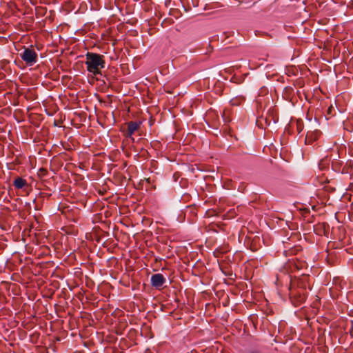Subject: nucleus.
<instances>
[{
	"label": "nucleus",
	"instance_id": "obj_4",
	"mask_svg": "<svg viewBox=\"0 0 353 353\" xmlns=\"http://www.w3.org/2000/svg\"><path fill=\"white\" fill-rule=\"evenodd\" d=\"M54 276L52 274L51 277L48 280V282L46 281V285H47L48 283H50L49 285L50 286V288L47 290H46V298L51 299L54 294L55 290H58L60 287L59 281L54 279Z\"/></svg>",
	"mask_w": 353,
	"mask_h": 353
},
{
	"label": "nucleus",
	"instance_id": "obj_18",
	"mask_svg": "<svg viewBox=\"0 0 353 353\" xmlns=\"http://www.w3.org/2000/svg\"><path fill=\"white\" fill-rule=\"evenodd\" d=\"M48 331V328H47V325L46 324V332H47Z\"/></svg>",
	"mask_w": 353,
	"mask_h": 353
},
{
	"label": "nucleus",
	"instance_id": "obj_20",
	"mask_svg": "<svg viewBox=\"0 0 353 353\" xmlns=\"http://www.w3.org/2000/svg\"><path fill=\"white\" fill-rule=\"evenodd\" d=\"M47 37H49V34H47V35L46 34V35H45V37H46V38Z\"/></svg>",
	"mask_w": 353,
	"mask_h": 353
},
{
	"label": "nucleus",
	"instance_id": "obj_6",
	"mask_svg": "<svg viewBox=\"0 0 353 353\" xmlns=\"http://www.w3.org/2000/svg\"><path fill=\"white\" fill-rule=\"evenodd\" d=\"M290 297L293 302V303L298 306L303 303L306 299V295L304 293H301L299 292H295L292 290L290 293Z\"/></svg>",
	"mask_w": 353,
	"mask_h": 353
},
{
	"label": "nucleus",
	"instance_id": "obj_21",
	"mask_svg": "<svg viewBox=\"0 0 353 353\" xmlns=\"http://www.w3.org/2000/svg\"><path fill=\"white\" fill-rule=\"evenodd\" d=\"M47 37H49V34H47V35L46 34V35H45V37H46V38Z\"/></svg>",
	"mask_w": 353,
	"mask_h": 353
},
{
	"label": "nucleus",
	"instance_id": "obj_3",
	"mask_svg": "<svg viewBox=\"0 0 353 353\" xmlns=\"http://www.w3.org/2000/svg\"><path fill=\"white\" fill-rule=\"evenodd\" d=\"M21 57L28 65H32L37 62V54L33 50L26 48L21 54Z\"/></svg>",
	"mask_w": 353,
	"mask_h": 353
},
{
	"label": "nucleus",
	"instance_id": "obj_2",
	"mask_svg": "<svg viewBox=\"0 0 353 353\" xmlns=\"http://www.w3.org/2000/svg\"><path fill=\"white\" fill-rule=\"evenodd\" d=\"M52 100V97H49L47 99H46V113L48 115V118L46 120V123L48 125V126H61L62 123V120L59 114L56 115V117L52 118V117L56 114L58 110V108L57 105H54L52 108L51 111H49L47 108L46 104H49Z\"/></svg>",
	"mask_w": 353,
	"mask_h": 353
},
{
	"label": "nucleus",
	"instance_id": "obj_11",
	"mask_svg": "<svg viewBox=\"0 0 353 353\" xmlns=\"http://www.w3.org/2000/svg\"><path fill=\"white\" fill-rule=\"evenodd\" d=\"M50 330H51V331H52V332L54 331V330H53V323H52V321H50Z\"/></svg>",
	"mask_w": 353,
	"mask_h": 353
},
{
	"label": "nucleus",
	"instance_id": "obj_14",
	"mask_svg": "<svg viewBox=\"0 0 353 353\" xmlns=\"http://www.w3.org/2000/svg\"><path fill=\"white\" fill-rule=\"evenodd\" d=\"M256 3V1H254L253 3H252L251 4H250V5L248 6V8H250V7L253 6L254 5H255V3Z\"/></svg>",
	"mask_w": 353,
	"mask_h": 353
},
{
	"label": "nucleus",
	"instance_id": "obj_22",
	"mask_svg": "<svg viewBox=\"0 0 353 353\" xmlns=\"http://www.w3.org/2000/svg\"><path fill=\"white\" fill-rule=\"evenodd\" d=\"M56 340H57V341H59V339L58 337H56Z\"/></svg>",
	"mask_w": 353,
	"mask_h": 353
},
{
	"label": "nucleus",
	"instance_id": "obj_5",
	"mask_svg": "<svg viewBox=\"0 0 353 353\" xmlns=\"http://www.w3.org/2000/svg\"><path fill=\"white\" fill-rule=\"evenodd\" d=\"M127 125L128 128L126 132H125V136L126 137L130 138L134 141V139L132 137V135L140 128L141 123L137 121H130L127 123Z\"/></svg>",
	"mask_w": 353,
	"mask_h": 353
},
{
	"label": "nucleus",
	"instance_id": "obj_9",
	"mask_svg": "<svg viewBox=\"0 0 353 353\" xmlns=\"http://www.w3.org/2000/svg\"><path fill=\"white\" fill-rule=\"evenodd\" d=\"M245 101V97L243 96H240L235 99H232L231 102H232V105H237L240 104L242 101Z\"/></svg>",
	"mask_w": 353,
	"mask_h": 353
},
{
	"label": "nucleus",
	"instance_id": "obj_19",
	"mask_svg": "<svg viewBox=\"0 0 353 353\" xmlns=\"http://www.w3.org/2000/svg\"><path fill=\"white\" fill-rule=\"evenodd\" d=\"M242 3V1H239V6L241 5Z\"/></svg>",
	"mask_w": 353,
	"mask_h": 353
},
{
	"label": "nucleus",
	"instance_id": "obj_17",
	"mask_svg": "<svg viewBox=\"0 0 353 353\" xmlns=\"http://www.w3.org/2000/svg\"><path fill=\"white\" fill-rule=\"evenodd\" d=\"M45 249H46V255H47V252H46V251H47V250H49V248H48L47 246H46V247H45Z\"/></svg>",
	"mask_w": 353,
	"mask_h": 353
},
{
	"label": "nucleus",
	"instance_id": "obj_1",
	"mask_svg": "<svg viewBox=\"0 0 353 353\" xmlns=\"http://www.w3.org/2000/svg\"><path fill=\"white\" fill-rule=\"evenodd\" d=\"M85 65L88 72L96 75L100 73V70L105 67L103 55L94 52H88L85 54Z\"/></svg>",
	"mask_w": 353,
	"mask_h": 353
},
{
	"label": "nucleus",
	"instance_id": "obj_12",
	"mask_svg": "<svg viewBox=\"0 0 353 353\" xmlns=\"http://www.w3.org/2000/svg\"><path fill=\"white\" fill-rule=\"evenodd\" d=\"M44 168H41L39 169V175L43 174Z\"/></svg>",
	"mask_w": 353,
	"mask_h": 353
},
{
	"label": "nucleus",
	"instance_id": "obj_7",
	"mask_svg": "<svg viewBox=\"0 0 353 353\" xmlns=\"http://www.w3.org/2000/svg\"><path fill=\"white\" fill-rule=\"evenodd\" d=\"M150 281L153 287L159 288L165 283V279L162 274L158 273L152 275Z\"/></svg>",
	"mask_w": 353,
	"mask_h": 353
},
{
	"label": "nucleus",
	"instance_id": "obj_8",
	"mask_svg": "<svg viewBox=\"0 0 353 353\" xmlns=\"http://www.w3.org/2000/svg\"><path fill=\"white\" fill-rule=\"evenodd\" d=\"M13 185L17 189H21L27 185V182L23 178L17 177L14 180Z\"/></svg>",
	"mask_w": 353,
	"mask_h": 353
},
{
	"label": "nucleus",
	"instance_id": "obj_10",
	"mask_svg": "<svg viewBox=\"0 0 353 353\" xmlns=\"http://www.w3.org/2000/svg\"><path fill=\"white\" fill-rule=\"evenodd\" d=\"M51 265H52V263H51L50 261H46V269L50 267Z\"/></svg>",
	"mask_w": 353,
	"mask_h": 353
},
{
	"label": "nucleus",
	"instance_id": "obj_15",
	"mask_svg": "<svg viewBox=\"0 0 353 353\" xmlns=\"http://www.w3.org/2000/svg\"><path fill=\"white\" fill-rule=\"evenodd\" d=\"M46 191H47V189H46ZM45 195H46V196H50V195H51V194L48 193L47 192H46Z\"/></svg>",
	"mask_w": 353,
	"mask_h": 353
},
{
	"label": "nucleus",
	"instance_id": "obj_13",
	"mask_svg": "<svg viewBox=\"0 0 353 353\" xmlns=\"http://www.w3.org/2000/svg\"><path fill=\"white\" fill-rule=\"evenodd\" d=\"M332 109H333V107L332 105L330 107H329V108L327 110V114H331Z\"/></svg>",
	"mask_w": 353,
	"mask_h": 353
},
{
	"label": "nucleus",
	"instance_id": "obj_16",
	"mask_svg": "<svg viewBox=\"0 0 353 353\" xmlns=\"http://www.w3.org/2000/svg\"><path fill=\"white\" fill-rule=\"evenodd\" d=\"M47 311L46 310V316H45V318L46 319H49V317H48V314H46Z\"/></svg>",
	"mask_w": 353,
	"mask_h": 353
}]
</instances>
